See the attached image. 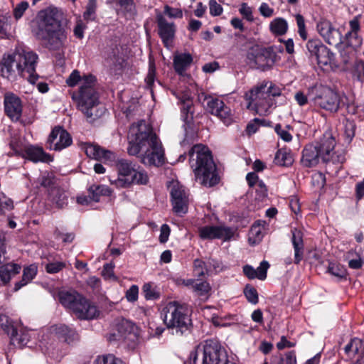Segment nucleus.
Listing matches in <instances>:
<instances>
[{
    "instance_id": "obj_51",
    "label": "nucleus",
    "mask_w": 364,
    "mask_h": 364,
    "mask_svg": "<svg viewBox=\"0 0 364 364\" xmlns=\"http://www.w3.org/2000/svg\"><path fill=\"white\" fill-rule=\"evenodd\" d=\"M83 77L80 76L77 70H74L66 80V83L69 87H73L78 83L82 84Z\"/></svg>"
},
{
    "instance_id": "obj_43",
    "label": "nucleus",
    "mask_w": 364,
    "mask_h": 364,
    "mask_svg": "<svg viewBox=\"0 0 364 364\" xmlns=\"http://www.w3.org/2000/svg\"><path fill=\"white\" fill-rule=\"evenodd\" d=\"M206 260L203 261L200 259H196L193 261V272L196 277H200L205 274H208Z\"/></svg>"
},
{
    "instance_id": "obj_55",
    "label": "nucleus",
    "mask_w": 364,
    "mask_h": 364,
    "mask_svg": "<svg viewBox=\"0 0 364 364\" xmlns=\"http://www.w3.org/2000/svg\"><path fill=\"white\" fill-rule=\"evenodd\" d=\"M10 24L9 18L4 16H0V37L1 38H7L9 36V31L10 29Z\"/></svg>"
},
{
    "instance_id": "obj_52",
    "label": "nucleus",
    "mask_w": 364,
    "mask_h": 364,
    "mask_svg": "<svg viewBox=\"0 0 364 364\" xmlns=\"http://www.w3.org/2000/svg\"><path fill=\"white\" fill-rule=\"evenodd\" d=\"M206 262L208 267V274L213 272H218L223 269L222 263L219 260L208 258L206 259Z\"/></svg>"
},
{
    "instance_id": "obj_53",
    "label": "nucleus",
    "mask_w": 364,
    "mask_h": 364,
    "mask_svg": "<svg viewBox=\"0 0 364 364\" xmlns=\"http://www.w3.org/2000/svg\"><path fill=\"white\" fill-rule=\"evenodd\" d=\"M114 264L113 262L105 264L103 267L102 276L105 279L117 281V278L114 274Z\"/></svg>"
},
{
    "instance_id": "obj_45",
    "label": "nucleus",
    "mask_w": 364,
    "mask_h": 364,
    "mask_svg": "<svg viewBox=\"0 0 364 364\" xmlns=\"http://www.w3.org/2000/svg\"><path fill=\"white\" fill-rule=\"evenodd\" d=\"M344 135L346 140L350 142L355 136V124L353 121L346 119L343 121Z\"/></svg>"
},
{
    "instance_id": "obj_37",
    "label": "nucleus",
    "mask_w": 364,
    "mask_h": 364,
    "mask_svg": "<svg viewBox=\"0 0 364 364\" xmlns=\"http://www.w3.org/2000/svg\"><path fill=\"white\" fill-rule=\"evenodd\" d=\"M269 28L273 33L282 36L287 33L288 24L285 19L277 18L270 23Z\"/></svg>"
},
{
    "instance_id": "obj_24",
    "label": "nucleus",
    "mask_w": 364,
    "mask_h": 364,
    "mask_svg": "<svg viewBox=\"0 0 364 364\" xmlns=\"http://www.w3.org/2000/svg\"><path fill=\"white\" fill-rule=\"evenodd\" d=\"M156 21L159 28V34L164 43L167 46L174 36L176 31L175 25L172 22H168L161 14L156 15Z\"/></svg>"
},
{
    "instance_id": "obj_42",
    "label": "nucleus",
    "mask_w": 364,
    "mask_h": 364,
    "mask_svg": "<svg viewBox=\"0 0 364 364\" xmlns=\"http://www.w3.org/2000/svg\"><path fill=\"white\" fill-rule=\"evenodd\" d=\"M345 40L346 46L351 47L353 49L360 48L363 41L358 33H347L346 34Z\"/></svg>"
},
{
    "instance_id": "obj_3",
    "label": "nucleus",
    "mask_w": 364,
    "mask_h": 364,
    "mask_svg": "<svg viewBox=\"0 0 364 364\" xmlns=\"http://www.w3.org/2000/svg\"><path fill=\"white\" fill-rule=\"evenodd\" d=\"M63 15L57 8L42 11L38 15L36 27L32 30L36 38L50 50H63L67 43L68 33L61 23Z\"/></svg>"
},
{
    "instance_id": "obj_35",
    "label": "nucleus",
    "mask_w": 364,
    "mask_h": 364,
    "mask_svg": "<svg viewBox=\"0 0 364 364\" xmlns=\"http://www.w3.org/2000/svg\"><path fill=\"white\" fill-rule=\"evenodd\" d=\"M173 95H175L180 100V102L183 104V107L181 108L183 114H186V117L184 118V120L188 121V113L191 114L190 119H192V101L191 100V96L189 92H186L183 94H182L181 96H178L176 94L175 92H172Z\"/></svg>"
},
{
    "instance_id": "obj_50",
    "label": "nucleus",
    "mask_w": 364,
    "mask_h": 364,
    "mask_svg": "<svg viewBox=\"0 0 364 364\" xmlns=\"http://www.w3.org/2000/svg\"><path fill=\"white\" fill-rule=\"evenodd\" d=\"M244 294L249 302L256 304L258 303V294L257 290L250 285H247Z\"/></svg>"
},
{
    "instance_id": "obj_5",
    "label": "nucleus",
    "mask_w": 364,
    "mask_h": 364,
    "mask_svg": "<svg viewBox=\"0 0 364 364\" xmlns=\"http://www.w3.org/2000/svg\"><path fill=\"white\" fill-rule=\"evenodd\" d=\"M190 164L196 179L202 185L213 186L218 183L216 168L209 149L203 144H196L189 151Z\"/></svg>"
},
{
    "instance_id": "obj_1",
    "label": "nucleus",
    "mask_w": 364,
    "mask_h": 364,
    "mask_svg": "<svg viewBox=\"0 0 364 364\" xmlns=\"http://www.w3.org/2000/svg\"><path fill=\"white\" fill-rule=\"evenodd\" d=\"M127 153L130 156H139L140 162L146 166L159 167L165 164L162 144L151 126L144 120L130 127Z\"/></svg>"
},
{
    "instance_id": "obj_47",
    "label": "nucleus",
    "mask_w": 364,
    "mask_h": 364,
    "mask_svg": "<svg viewBox=\"0 0 364 364\" xmlns=\"http://www.w3.org/2000/svg\"><path fill=\"white\" fill-rule=\"evenodd\" d=\"M95 364H125L121 359L109 354L98 356L95 360Z\"/></svg>"
},
{
    "instance_id": "obj_64",
    "label": "nucleus",
    "mask_w": 364,
    "mask_h": 364,
    "mask_svg": "<svg viewBox=\"0 0 364 364\" xmlns=\"http://www.w3.org/2000/svg\"><path fill=\"white\" fill-rule=\"evenodd\" d=\"M354 72L360 81L364 80V62L358 61L354 65Z\"/></svg>"
},
{
    "instance_id": "obj_33",
    "label": "nucleus",
    "mask_w": 364,
    "mask_h": 364,
    "mask_svg": "<svg viewBox=\"0 0 364 364\" xmlns=\"http://www.w3.org/2000/svg\"><path fill=\"white\" fill-rule=\"evenodd\" d=\"M90 198L93 201L98 202L102 196H109L112 193L111 189L105 185L93 184L88 189Z\"/></svg>"
},
{
    "instance_id": "obj_18",
    "label": "nucleus",
    "mask_w": 364,
    "mask_h": 364,
    "mask_svg": "<svg viewBox=\"0 0 364 364\" xmlns=\"http://www.w3.org/2000/svg\"><path fill=\"white\" fill-rule=\"evenodd\" d=\"M206 109L211 114L218 117L225 125L231 124L233 119V114L230 107L218 98L208 97Z\"/></svg>"
},
{
    "instance_id": "obj_41",
    "label": "nucleus",
    "mask_w": 364,
    "mask_h": 364,
    "mask_svg": "<svg viewBox=\"0 0 364 364\" xmlns=\"http://www.w3.org/2000/svg\"><path fill=\"white\" fill-rule=\"evenodd\" d=\"M264 230V227L261 225V221L255 222L251 229L250 230V240H253V242H256L257 241L261 240L262 238V231Z\"/></svg>"
},
{
    "instance_id": "obj_14",
    "label": "nucleus",
    "mask_w": 364,
    "mask_h": 364,
    "mask_svg": "<svg viewBox=\"0 0 364 364\" xmlns=\"http://www.w3.org/2000/svg\"><path fill=\"white\" fill-rule=\"evenodd\" d=\"M18 55L21 58V76L26 78L31 83L34 84L38 79V75L36 72L38 56L29 49L23 48H17Z\"/></svg>"
},
{
    "instance_id": "obj_40",
    "label": "nucleus",
    "mask_w": 364,
    "mask_h": 364,
    "mask_svg": "<svg viewBox=\"0 0 364 364\" xmlns=\"http://www.w3.org/2000/svg\"><path fill=\"white\" fill-rule=\"evenodd\" d=\"M134 324L126 319H122L117 324V330L119 336L124 338L127 335L131 333L134 330Z\"/></svg>"
},
{
    "instance_id": "obj_46",
    "label": "nucleus",
    "mask_w": 364,
    "mask_h": 364,
    "mask_svg": "<svg viewBox=\"0 0 364 364\" xmlns=\"http://www.w3.org/2000/svg\"><path fill=\"white\" fill-rule=\"evenodd\" d=\"M14 322L6 315L0 314V328L8 335L14 332Z\"/></svg>"
},
{
    "instance_id": "obj_19",
    "label": "nucleus",
    "mask_w": 364,
    "mask_h": 364,
    "mask_svg": "<svg viewBox=\"0 0 364 364\" xmlns=\"http://www.w3.org/2000/svg\"><path fill=\"white\" fill-rule=\"evenodd\" d=\"M198 232L203 240L222 239L226 241L233 237L235 230L225 226L205 225L199 227Z\"/></svg>"
},
{
    "instance_id": "obj_21",
    "label": "nucleus",
    "mask_w": 364,
    "mask_h": 364,
    "mask_svg": "<svg viewBox=\"0 0 364 364\" xmlns=\"http://www.w3.org/2000/svg\"><path fill=\"white\" fill-rule=\"evenodd\" d=\"M47 143L50 149L61 151L72 144V138L66 130L57 127L52 130Z\"/></svg>"
},
{
    "instance_id": "obj_6",
    "label": "nucleus",
    "mask_w": 364,
    "mask_h": 364,
    "mask_svg": "<svg viewBox=\"0 0 364 364\" xmlns=\"http://www.w3.org/2000/svg\"><path fill=\"white\" fill-rule=\"evenodd\" d=\"M73 100L84 115L91 119L99 117V94L96 88V77L92 75L83 76L82 84L77 92H70Z\"/></svg>"
},
{
    "instance_id": "obj_16",
    "label": "nucleus",
    "mask_w": 364,
    "mask_h": 364,
    "mask_svg": "<svg viewBox=\"0 0 364 364\" xmlns=\"http://www.w3.org/2000/svg\"><path fill=\"white\" fill-rule=\"evenodd\" d=\"M170 193L174 213L178 215L186 214L188 212L189 199L184 187L178 182H172Z\"/></svg>"
},
{
    "instance_id": "obj_57",
    "label": "nucleus",
    "mask_w": 364,
    "mask_h": 364,
    "mask_svg": "<svg viewBox=\"0 0 364 364\" xmlns=\"http://www.w3.org/2000/svg\"><path fill=\"white\" fill-rule=\"evenodd\" d=\"M29 5L27 1H21L14 9V16L16 20L22 17L24 12L28 9Z\"/></svg>"
},
{
    "instance_id": "obj_8",
    "label": "nucleus",
    "mask_w": 364,
    "mask_h": 364,
    "mask_svg": "<svg viewBox=\"0 0 364 364\" xmlns=\"http://www.w3.org/2000/svg\"><path fill=\"white\" fill-rule=\"evenodd\" d=\"M58 296L61 304L70 309L79 319H94L100 314L95 304L77 292L61 291Z\"/></svg>"
},
{
    "instance_id": "obj_38",
    "label": "nucleus",
    "mask_w": 364,
    "mask_h": 364,
    "mask_svg": "<svg viewBox=\"0 0 364 364\" xmlns=\"http://www.w3.org/2000/svg\"><path fill=\"white\" fill-rule=\"evenodd\" d=\"M362 347V341L354 338L345 346L344 351L348 356H353L360 352Z\"/></svg>"
},
{
    "instance_id": "obj_4",
    "label": "nucleus",
    "mask_w": 364,
    "mask_h": 364,
    "mask_svg": "<svg viewBox=\"0 0 364 364\" xmlns=\"http://www.w3.org/2000/svg\"><path fill=\"white\" fill-rule=\"evenodd\" d=\"M336 139L329 132H325L319 141L306 145L302 151L301 162L305 167H314L321 161L329 164H343L346 159L343 151H335Z\"/></svg>"
},
{
    "instance_id": "obj_58",
    "label": "nucleus",
    "mask_w": 364,
    "mask_h": 364,
    "mask_svg": "<svg viewBox=\"0 0 364 364\" xmlns=\"http://www.w3.org/2000/svg\"><path fill=\"white\" fill-rule=\"evenodd\" d=\"M65 267V264L63 262H54L48 263L46 265V269L50 274H55L62 270Z\"/></svg>"
},
{
    "instance_id": "obj_48",
    "label": "nucleus",
    "mask_w": 364,
    "mask_h": 364,
    "mask_svg": "<svg viewBox=\"0 0 364 364\" xmlns=\"http://www.w3.org/2000/svg\"><path fill=\"white\" fill-rule=\"evenodd\" d=\"M120 10L123 11L127 16H132L134 14L135 6L133 0H119Z\"/></svg>"
},
{
    "instance_id": "obj_13",
    "label": "nucleus",
    "mask_w": 364,
    "mask_h": 364,
    "mask_svg": "<svg viewBox=\"0 0 364 364\" xmlns=\"http://www.w3.org/2000/svg\"><path fill=\"white\" fill-rule=\"evenodd\" d=\"M306 48L309 57L311 60L314 59L320 67L329 66L331 68L337 67L334 54L321 41L309 40L306 44Z\"/></svg>"
},
{
    "instance_id": "obj_60",
    "label": "nucleus",
    "mask_w": 364,
    "mask_h": 364,
    "mask_svg": "<svg viewBox=\"0 0 364 364\" xmlns=\"http://www.w3.org/2000/svg\"><path fill=\"white\" fill-rule=\"evenodd\" d=\"M209 9L210 15L213 16H220L223 11V7L216 1V0H210Z\"/></svg>"
},
{
    "instance_id": "obj_25",
    "label": "nucleus",
    "mask_w": 364,
    "mask_h": 364,
    "mask_svg": "<svg viewBox=\"0 0 364 364\" xmlns=\"http://www.w3.org/2000/svg\"><path fill=\"white\" fill-rule=\"evenodd\" d=\"M51 333L54 334L58 339L70 343L78 338L77 333L75 329L65 325L57 324L50 327Z\"/></svg>"
},
{
    "instance_id": "obj_12",
    "label": "nucleus",
    "mask_w": 364,
    "mask_h": 364,
    "mask_svg": "<svg viewBox=\"0 0 364 364\" xmlns=\"http://www.w3.org/2000/svg\"><path fill=\"white\" fill-rule=\"evenodd\" d=\"M245 100L248 101L247 108L255 109L260 115L267 114L274 100L269 97L266 90V84L256 86L245 94Z\"/></svg>"
},
{
    "instance_id": "obj_36",
    "label": "nucleus",
    "mask_w": 364,
    "mask_h": 364,
    "mask_svg": "<svg viewBox=\"0 0 364 364\" xmlns=\"http://www.w3.org/2000/svg\"><path fill=\"white\" fill-rule=\"evenodd\" d=\"M211 287L210 284L206 281H199L197 279L196 285L193 291L196 296L201 297L203 299H208L210 296V291Z\"/></svg>"
},
{
    "instance_id": "obj_26",
    "label": "nucleus",
    "mask_w": 364,
    "mask_h": 364,
    "mask_svg": "<svg viewBox=\"0 0 364 364\" xmlns=\"http://www.w3.org/2000/svg\"><path fill=\"white\" fill-rule=\"evenodd\" d=\"M291 233V242L294 250V262L298 264L302 260L304 252L303 233L296 229L292 230Z\"/></svg>"
},
{
    "instance_id": "obj_62",
    "label": "nucleus",
    "mask_w": 364,
    "mask_h": 364,
    "mask_svg": "<svg viewBox=\"0 0 364 364\" xmlns=\"http://www.w3.org/2000/svg\"><path fill=\"white\" fill-rule=\"evenodd\" d=\"M275 132L284 141L289 142L292 139L291 135L285 129H282L280 124L275 126Z\"/></svg>"
},
{
    "instance_id": "obj_49",
    "label": "nucleus",
    "mask_w": 364,
    "mask_h": 364,
    "mask_svg": "<svg viewBox=\"0 0 364 364\" xmlns=\"http://www.w3.org/2000/svg\"><path fill=\"white\" fill-rule=\"evenodd\" d=\"M13 208V201L4 193L0 192V215L12 210Z\"/></svg>"
},
{
    "instance_id": "obj_2",
    "label": "nucleus",
    "mask_w": 364,
    "mask_h": 364,
    "mask_svg": "<svg viewBox=\"0 0 364 364\" xmlns=\"http://www.w3.org/2000/svg\"><path fill=\"white\" fill-rule=\"evenodd\" d=\"M63 15L57 8L42 11L38 15L36 27L32 30L36 38L50 50H63L67 43L68 33L61 23Z\"/></svg>"
},
{
    "instance_id": "obj_27",
    "label": "nucleus",
    "mask_w": 364,
    "mask_h": 364,
    "mask_svg": "<svg viewBox=\"0 0 364 364\" xmlns=\"http://www.w3.org/2000/svg\"><path fill=\"white\" fill-rule=\"evenodd\" d=\"M149 181V176L146 171L142 168H136L129 179H124V181L119 180L118 184L119 185V188H127L133 183L146 185Z\"/></svg>"
},
{
    "instance_id": "obj_63",
    "label": "nucleus",
    "mask_w": 364,
    "mask_h": 364,
    "mask_svg": "<svg viewBox=\"0 0 364 364\" xmlns=\"http://www.w3.org/2000/svg\"><path fill=\"white\" fill-rule=\"evenodd\" d=\"M278 364H296V355L294 352H289L281 358Z\"/></svg>"
},
{
    "instance_id": "obj_34",
    "label": "nucleus",
    "mask_w": 364,
    "mask_h": 364,
    "mask_svg": "<svg viewBox=\"0 0 364 364\" xmlns=\"http://www.w3.org/2000/svg\"><path fill=\"white\" fill-rule=\"evenodd\" d=\"M274 161L278 166H289L293 164L294 159L289 150L281 149L277 151Z\"/></svg>"
},
{
    "instance_id": "obj_29",
    "label": "nucleus",
    "mask_w": 364,
    "mask_h": 364,
    "mask_svg": "<svg viewBox=\"0 0 364 364\" xmlns=\"http://www.w3.org/2000/svg\"><path fill=\"white\" fill-rule=\"evenodd\" d=\"M21 266L14 263H8L0 266V285L9 284L12 277L21 271Z\"/></svg>"
},
{
    "instance_id": "obj_10",
    "label": "nucleus",
    "mask_w": 364,
    "mask_h": 364,
    "mask_svg": "<svg viewBox=\"0 0 364 364\" xmlns=\"http://www.w3.org/2000/svg\"><path fill=\"white\" fill-rule=\"evenodd\" d=\"M226 357L217 341L207 340L191 352L190 360L192 364H222Z\"/></svg>"
},
{
    "instance_id": "obj_30",
    "label": "nucleus",
    "mask_w": 364,
    "mask_h": 364,
    "mask_svg": "<svg viewBox=\"0 0 364 364\" xmlns=\"http://www.w3.org/2000/svg\"><path fill=\"white\" fill-rule=\"evenodd\" d=\"M192 62L193 58L190 53H179L174 56L173 67L178 75H183Z\"/></svg>"
},
{
    "instance_id": "obj_56",
    "label": "nucleus",
    "mask_w": 364,
    "mask_h": 364,
    "mask_svg": "<svg viewBox=\"0 0 364 364\" xmlns=\"http://www.w3.org/2000/svg\"><path fill=\"white\" fill-rule=\"evenodd\" d=\"M142 289L146 299H156L159 297V293L156 291L155 289L149 283L145 284Z\"/></svg>"
},
{
    "instance_id": "obj_59",
    "label": "nucleus",
    "mask_w": 364,
    "mask_h": 364,
    "mask_svg": "<svg viewBox=\"0 0 364 364\" xmlns=\"http://www.w3.org/2000/svg\"><path fill=\"white\" fill-rule=\"evenodd\" d=\"M164 13L170 18H181L183 17V11L181 9L172 8L168 5L165 6Z\"/></svg>"
},
{
    "instance_id": "obj_61",
    "label": "nucleus",
    "mask_w": 364,
    "mask_h": 364,
    "mask_svg": "<svg viewBox=\"0 0 364 364\" xmlns=\"http://www.w3.org/2000/svg\"><path fill=\"white\" fill-rule=\"evenodd\" d=\"M139 288L136 285H132L126 292V298L129 301L134 302L137 300Z\"/></svg>"
},
{
    "instance_id": "obj_9",
    "label": "nucleus",
    "mask_w": 364,
    "mask_h": 364,
    "mask_svg": "<svg viewBox=\"0 0 364 364\" xmlns=\"http://www.w3.org/2000/svg\"><path fill=\"white\" fill-rule=\"evenodd\" d=\"M161 316L167 328L176 330L178 336L188 331L191 325L187 307L177 301L168 302L163 308Z\"/></svg>"
},
{
    "instance_id": "obj_54",
    "label": "nucleus",
    "mask_w": 364,
    "mask_h": 364,
    "mask_svg": "<svg viewBox=\"0 0 364 364\" xmlns=\"http://www.w3.org/2000/svg\"><path fill=\"white\" fill-rule=\"evenodd\" d=\"M296 24L298 26V33L300 37L303 40H306L307 38V32L306 31L305 21L304 17L301 14H296L295 16Z\"/></svg>"
},
{
    "instance_id": "obj_22",
    "label": "nucleus",
    "mask_w": 364,
    "mask_h": 364,
    "mask_svg": "<svg viewBox=\"0 0 364 364\" xmlns=\"http://www.w3.org/2000/svg\"><path fill=\"white\" fill-rule=\"evenodd\" d=\"M13 153L11 155L21 156L23 158H26L33 162H48L51 161V158L49 154L44 152L41 147H37L34 146H27L23 149H18L11 144Z\"/></svg>"
},
{
    "instance_id": "obj_11",
    "label": "nucleus",
    "mask_w": 364,
    "mask_h": 364,
    "mask_svg": "<svg viewBox=\"0 0 364 364\" xmlns=\"http://www.w3.org/2000/svg\"><path fill=\"white\" fill-rule=\"evenodd\" d=\"M308 96L314 105L331 112H336L340 108L339 95L331 88L316 85L308 90Z\"/></svg>"
},
{
    "instance_id": "obj_44",
    "label": "nucleus",
    "mask_w": 364,
    "mask_h": 364,
    "mask_svg": "<svg viewBox=\"0 0 364 364\" xmlns=\"http://www.w3.org/2000/svg\"><path fill=\"white\" fill-rule=\"evenodd\" d=\"M328 272L338 278H343L346 275V268L338 263L330 262L328 267Z\"/></svg>"
},
{
    "instance_id": "obj_7",
    "label": "nucleus",
    "mask_w": 364,
    "mask_h": 364,
    "mask_svg": "<svg viewBox=\"0 0 364 364\" xmlns=\"http://www.w3.org/2000/svg\"><path fill=\"white\" fill-rule=\"evenodd\" d=\"M83 149L86 155L96 160H104L105 162L116 161V166L118 171V177L116 179H109L112 184L119 188L118 182L119 180L129 179L136 169V164L127 159H117L116 154L109 150H106L97 144H85Z\"/></svg>"
},
{
    "instance_id": "obj_32",
    "label": "nucleus",
    "mask_w": 364,
    "mask_h": 364,
    "mask_svg": "<svg viewBox=\"0 0 364 364\" xmlns=\"http://www.w3.org/2000/svg\"><path fill=\"white\" fill-rule=\"evenodd\" d=\"M38 268L36 264H31L24 267L22 279L15 283L14 290L18 291L21 288L30 283L37 274Z\"/></svg>"
},
{
    "instance_id": "obj_17",
    "label": "nucleus",
    "mask_w": 364,
    "mask_h": 364,
    "mask_svg": "<svg viewBox=\"0 0 364 364\" xmlns=\"http://www.w3.org/2000/svg\"><path fill=\"white\" fill-rule=\"evenodd\" d=\"M317 31L325 42L331 46L338 47L344 43L341 32L326 19L320 20L316 26Z\"/></svg>"
},
{
    "instance_id": "obj_31",
    "label": "nucleus",
    "mask_w": 364,
    "mask_h": 364,
    "mask_svg": "<svg viewBox=\"0 0 364 364\" xmlns=\"http://www.w3.org/2000/svg\"><path fill=\"white\" fill-rule=\"evenodd\" d=\"M48 199L57 208H63L68 203L65 192L59 187H52L48 192Z\"/></svg>"
},
{
    "instance_id": "obj_39",
    "label": "nucleus",
    "mask_w": 364,
    "mask_h": 364,
    "mask_svg": "<svg viewBox=\"0 0 364 364\" xmlns=\"http://www.w3.org/2000/svg\"><path fill=\"white\" fill-rule=\"evenodd\" d=\"M11 342L18 347H23L28 341V336L25 333H18L16 328H14V332H11L10 334Z\"/></svg>"
},
{
    "instance_id": "obj_28",
    "label": "nucleus",
    "mask_w": 364,
    "mask_h": 364,
    "mask_svg": "<svg viewBox=\"0 0 364 364\" xmlns=\"http://www.w3.org/2000/svg\"><path fill=\"white\" fill-rule=\"evenodd\" d=\"M269 267V264L267 261H262L257 269L251 265L246 264L243 267V273L249 279L257 278L264 280L267 277V272Z\"/></svg>"
},
{
    "instance_id": "obj_20",
    "label": "nucleus",
    "mask_w": 364,
    "mask_h": 364,
    "mask_svg": "<svg viewBox=\"0 0 364 364\" xmlns=\"http://www.w3.org/2000/svg\"><path fill=\"white\" fill-rule=\"evenodd\" d=\"M18 55L17 49L12 54L4 55L0 63V73L6 78L14 77L16 75H21V58Z\"/></svg>"
},
{
    "instance_id": "obj_23",
    "label": "nucleus",
    "mask_w": 364,
    "mask_h": 364,
    "mask_svg": "<svg viewBox=\"0 0 364 364\" xmlns=\"http://www.w3.org/2000/svg\"><path fill=\"white\" fill-rule=\"evenodd\" d=\"M4 108L7 116L13 121H18L22 114L21 99L16 95L9 92L4 96Z\"/></svg>"
},
{
    "instance_id": "obj_15",
    "label": "nucleus",
    "mask_w": 364,
    "mask_h": 364,
    "mask_svg": "<svg viewBox=\"0 0 364 364\" xmlns=\"http://www.w3.org/2000/svg\"><path fill=\"white\" fill-rule=\"evenodd\" d=\"M247 58L252 68L262 70L271 68L274 64L272 53L267 48H253L248 51Z\"/></svg>"
}]
</instances>
